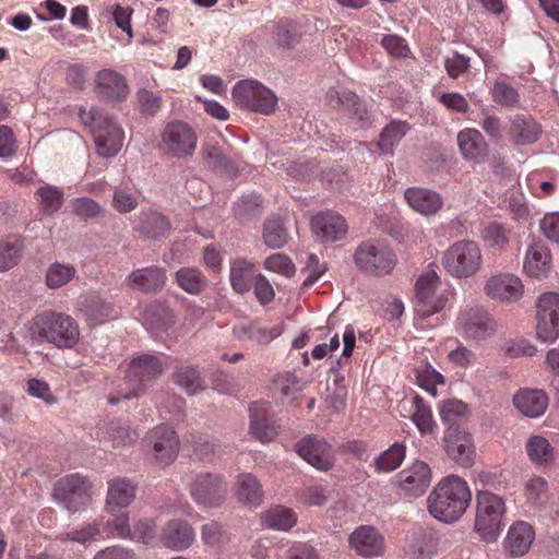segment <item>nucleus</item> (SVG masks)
<instances>
[{"label": "nucleus", "mask_w": 559, "mask_h": 559, "mask_svg": "<svg viewBox=\"0 0 559 559\" xmlns=\"http://www.w3.org/2000/svg\"><path fill=\"white\" fill-rule=\"evenodd\" d=\"M472 501V492L461 477L451 475L440 480L430 492L427 504L429 513L444 523L459 520Z\"/></svg>", "instance_id": "1"}, {"label": "nucleus", "mask_w": 559, "mask_h": 559, "mask_svg": "<svg viewBox=\"0 0 559 559\" xmlns=\"http://www.w3.org/2000/svg\"><path fill=\"white\" fill-rule=\"evenodd\" d=\"M32 338L36 342H47L58 348H73L80 338L78 322L70 316L44 311L37 314L31 328Z\"/></svg>", "instance_id": "2"}, {"label": "nucleus", "mask_w": 559, "mask_h": 559, "mask_svg": "<svg viewBox=\"0 0 559 559\" xmlns=\"http://www.w3.org/2000/svg\"><path fill=\"white\" fill-rule=\"evenodd\" d=\"M79 116L91 128L97 154L103 158L116 156L122 147L124 133L122 128L105 111L98 108H80Z\"/></svg>", "instance_id": "3"}, {"label": "nucleus", "mask_w": 559, "mask_h": 559, "mask_svg": "<svg viewBox=\"0 0 559 559\" xmlns=\"http://www.w3.org/2000/svg\"><path fill=\"white\" fill-rule=\"evenodd\" d=\"M483 254L478 242L463 239L452 243L443 253L442 265L455 278L474 276L481 267Z\"/></svg>", "instance_id": "4"}, {"label": "nucleus", "mask_w": 559, "mask_h": 559, "mask_svg": "<svg viewBox=\"0 0 559 559\" xmlns=\"http://www.w3.org/2000/svg\"><path fill=\"white\" fill-rule=\"evenodd\" d=\"M506 506L502 498L478 491L476 496L475 530L485 542H495L500 535Z\"/></svg>", "instance_id": "5"}, {"label": "nucleus", "mask_w": 559, "mask_h": 559, "mask_svg": "<svg viewBox=\"0 0 559 559\" xmlns=\"http://www.w3.org/2000/svg\"><path fill=\"white\" fill-rule=\"evenodd\" d=\"M163 362L157 356L143 354L135 357L126 370L124 384L128 391L122 397H139L145 392L151 382L163 374Z\"/></svg>", "instance_id": "6"}, {"label": "nucleus", "mask_w": 559, "mask_h": 559, "mask_svg": "<svg viewBox=\"0 0 559 559\" xmlns=\"http://www.w3.org/2000/svg\"><path fill=\"white\" fill-rule=\"evenodd\" d=\"M235 103L243 109L271 115L277 106V97L264 85L253 80L238 82L233 88Z\"/></svg>", "instance_id": "7"}, {"label": "nucleus", "mask_w": 559, "mask_h": 559, "mask_svg": "<svg viewBox=\"0 0 559 559\" xmlns=\"http://www.w3.org/2000/svg\"><path fill=\"white\" fill-rule=\"evenodd\" d=\"M145 451L160 466L175 462L180 449L179 438L169 425H158L151 429L143 439Z\"/></svg>", "instance_id": "8"}, {"label": "nucleus", "mask_w": 559, "mask_h": 559, "mask_svg": "<svg viewBox=\"0 0 559 559\" xmlns=\"http://www.w3.org/2000/svg\"><path fill=\"white\" fill-rule=\"evenodd\" d=\"M354 261L360 271L372 275L389 274L396 262L394 252L380 241L360 243L354 252Z\"/></svg>", "instance_id": "9"}, {"label": "nucleus", "mask_w": 559, "mask_h": 559, "mask_svg": "<svg viewBox=\"0 0 559 559\" xmlns=\"http://www.w3.org/2000/svg\"><path fill=\"white\" fill-rule=\"evenodd\" d=\"M193 501L202 508L221 507L227 495V484L221 474L199 473L189 486Z\"/></svg>", "instance_id": "10"}, {"label": "nucleus", "mask_w": 559, "mask_h": 559, "mask_svg": "<svg viewBox=\"0 0 559 559\" xmlns=\"http://www.w3.org/2000/svg\"><path fill=\"white\" fill-rule=\"evenodd\" d=\"M53 499L70 512H76L91 501V483L80 474L67 475L56 484Z\"/></svg>", "instance_id": "11"}, {"label": "nucleus", "mask_w": 559, "mask_h": 559, "mask_svg": "<svg viewBox=\"0 0 559 559\" xmlns=\"http://www.w3.org/2000/svg\"><path fill=\"white\" fill-rule=\"evenodd\" d=\"M197 145V135L186 122H169L163 133L159 147L174 157H186L193 154Z\"/></svg>", "instance_id": "12"}, {"label": "nucleus", "mask_w": 559, "mask_h": 559, "mask_svg": "<svg viewBox=\"0 0 559 559\" xmlns=\"http://www.w3.org/2000/svg\"><path fill=\"white\" fill-rule=\"evenodd\" d=\"M536 335L543 342L559 337V293L548 292L539 296L537 304Z\"/></svg>", "instance_id": "13"}, {"label": "nucleus", "mask_w": 559, "mask_h": 559, "mask_svg": "<svg viewBox=\"0 0 559 559\" xmlns=\"http://www.w3.org/2000/svg\"><path fill=\"white\" fill-rule=\"evenodd\" d=\"M442 447L450 460L465 468L473 466L475 445L472 435L464 427H448L444 431Z\"/></svg>", "instance_id": "14"}, {"label": "nucleus", "mask_w": 559, "mask_h": 559, "mask_svg": "<svg viewBox=\"0 0 559 559\" xmlns=\"http://www.w3.org/2000/svg\"><path fill=\"white\" fill-rule=\"evenodd\" d=\"M439 277L435 272L420 276L415 285V311L421 318H428L443 309L447 299L437 295Z\"/></svg>", "instance_id": "15"}, {"label": "nucleus", "mask_w": 559, "mask_h": 559, "mask_svg": "<svg viewBox=\"0 0 559 559\" xmlns=\"http://www.w3.org/2000/svg\"><path fill=\"white\" fill-rule=\"evenodd\" d=\"M133 231L144 241H159L171 235L173 224L165 214L146 209L136 215Z\"/></svg>", "instance_id": "16"}, {"label": "nucleus", "mask_w": 559, "mask_h": 559, "mask_svg": "<svg viewBox=\"0 0 559 559\" xmlns=\"http://www.w3.org/2000/svg\"><path fill=\"white\" fill-rule=\"evenodd\" d=\"M459 324L463 336L467 340L484 341L497 331V323L488 311L481 308H471L459 316Z\"/></svg>", "instance_id": "17"}, {"label": "nucleus", "mask_w": 559, "mask_h": 559, "mask_svg": "<svg viewBox=\"0 0 559 559\" xmlns=\"http://www.w3.org/2000/svg\"><path fill=\"white\" fill-rule=\"evenodd\" d=\"M431 480L429 466L421 461H416L396 476V484L405 496L417 498L427 490Z\"/></svg>", "instance_id": "18"}, {"label": "nucleus", "mask_w": 559, "mask_h": 559, "mask_svg": "<svg viewBox=\"0 0 559 559\" xmlns=\"http://www.w3.org/2000/svg\"><path fill=\"white\" fill-rule=\"evenodd\" d=\"M166 270L158 265H150L133 270L126 277V285L135 292L152 294L162 290L166 284Z\"/></svg>", "instance_id": "19"}, {"label": "nucleus", "mask_w": 559, "mask_h": 559, "mask_svg": "<svg viewBox=\"0 0 559 559\" xmlns=\"http://www.w3.org/2000/svg\"><path fill=\"white\" fill-rule=\"evenodd\" d=\"M297 453L313 467L326 472L333 467L331 447L320 439L307 437L296 443Z\"/></svg>", "instance_id": "20"}, {"label": "nucleus", "mask_w": 559, "mask_h": 559, "mask_svg": "<svg viewBox=\"0 0 559 559\" xmlns=\"http://www.w3.org/2000/svg\"><path fill=\"white\" fill-rule=\"evenodd\" d=\"M348 543L357 555L367 558L382 556L384 551L382 535L373 526L369 525L357 527L349 535Z\"/></svg>", "instance_id": "21"}, {"label": "nucleus", "mask_w": 559, "mask_h": 559, "mask_svg": "<svg viewBox=\"0 0 559 559\" xmlns=\"http://www.w3.org/2000/svg\"><path fill=\"white\" fill-rule=\"evenodd\" d=\"M313 233L324 242H335L347 234V224L340 214L326 211L313 216L311 219Z\"/></svg>", "instance_id": "22"}, {"label": "nucleus", "mask_w": 559, "mask_h": 559, "mask_svg": "<svg viewBox=\"0 0 559 559\" xmlns=\"http://www.w3.org/2000/svg\"><path fill=\"white\" fill-rule=\"evenodd\" d=\"M95 92L100 98L121 102L129 95V87L123 75L112 69H104L95 75Z\"/></svg>", "instance_id": "23"}, {"label": "nucleus", "mask_w": 559, "mask_h": 559, "mask_svg": "<svg viewBox=\"0 0 559 559\" xmlns=\"http://www.w3.org/2000/svg\"><path fill=\"white\" fill-rule=\"evenodd\" d=\"M486 294L501 301H516L523 295V285L513 274H497L488 278L485 285Z\"/></svg>", "instance_id": "24"}, {"label": "nucleus", "mask_w": 559, "mask_h": 559, "mask_svg": "<svg viewBox=\"0 0 559 559\" xmlns=\"http://www.w3.org/2000/svg\"><path fill=\"white\" fill-rule=\"evenodd\" d=\"M542 133V126L531 116L515 115L510 119L508 136L516 146L535 143Z\"/></svg>", "instance_id": "25"}, {"label": "nucleus", "mask_w": 559, "mask_h": 559, "mask_svg": "<svg viewBox=\"0 0 559 559\" xmlns=\"http://www.w3.org/2000/svg\"><path fill=\"white\" fill-rule=\"evenodd\" d=\"M79 310L90 325L104 323L117 316L111 302L96 294H90L79 301Z\"/></svg>", "instance_id": "26"}, {"label": "nucleus", "mask_w": 559, "mask_h": 559, "mask_svg": "<svg viewBox=\"0 0 559 559\" xmlns=\"http://www.w3.org/2000/svg\"><path fill=\"white\" fill-rule=\"evenodd\" d=\"M194 530L183 520H171L163 530V544L170 549L183 550L190 547L194 540Z\"/></svg>", "instance_id": "27"}, {"label": "nucleus", "mask_w": 559, "mask_h": 559, "mask_svg": "<svg viewBox=\"0 0 559 559\" xmlns=\"http://www.w3.org/2000/svg\"><path fill=\"white\" fill-rule=\"evenodd\" d=\"M457 144L466 160L480 163L488 154V144L483 134L476 129H464L457 134Z\"/></svg>", "instance_id": "28"}, {"label": "nucleus", "mask_w": 559, "mask_h": 559, "mask_svg": "<svg viewBox=\"0 0 559 559\" xmlns=\"http://www.w3.org/2000/svg\"><path fill=\"white\" fill-rule=\"evenodd\" d=\"M136 485L127 478H116L109 486L105 511L117 512L127 508L135 498Z\"/></svg>", "instance_id": "29"}, {"label": "nucleus", "mask_w": 559, "mask_h": 559, "mask_svg": "<svg viewBox=\"0 0 559 559\" xmlns=\"http://www.w3.org/2000/svg\"><path fill=\"white\" fill-rule=\"evenodd\" d=\"M513 404L524 416L536 418L546 412L548 397L542 390L525 389L514 395Z\"/></svg>", "instance_id": "30"}, {"label": "nucleus", "mask_w": 559, "mask_h": 559, "mask_svg": "<svg viewBox=\"0 0 559 559\" xmlns=\"http://www.w3.org/2000/svg\"><path fill=\"white\" fill-rule=\"evenodd\" d=\"M533 527L525 522H518L509 528L507 538L504 539V549L513 557L525 555L533 540Z\"/></svg>", "instance_id": "31"}, {"label": "nucleus", "mask_w": 559, "mask_h": 559, "mask_svg": "<svg viewBox=\"0 0 559 559\" xmlns=\"http://www.w3.org/2000/svg\"><path fill=\"white\" fill-rule=\"evenodd\" d=\"M404 197L413 210L424 215L436 214L442 206L440 194L429 189L411 187Z\"/></svg>", "instance_id": "32"}, {"label": "nucleus", "mask_w": 559, "mask_h": 559, "mask_svg": "<svg viewBox=\"0 0 559 559\" xmlns=\"http://www.w3.org/2000/svg\"><path fill=\"white\" fill-rule=\"evenodd\" d=\"M288 216L272 214L263 225L262 238L270 249L283 248L288 242Z\"/></svg>", "instance_id": "33"}, {"label": "nucleus", "mask_w": 559, "mask_h": 559, "mask_svg": "<svg viewBox=\"0 0 559 559\" xmlns=\"http://www.w3.org/2000/svg\"><path fill=\"white\" fill-rule=\"evenodd\" d=\"M171 379L189 395L199 394L206 389L205 381L195 366H177L173 371Z\"/></svg>", "instance_id": "34"}, {"label": "nucleus", "mask_w": 559, "mask_h": 559, "mask_svg": "<svg viewBox=\"0 0 559 559\" xmlns=\"http://www.w3.org/2000/svg\"><path fill=\"white\" fill-rule=\"evenodd\" d=\"M550 252L542 243H533L526 252L524 260V270L531 277H542L550 269Z\"/></svg>", "instance_id": "35"}, {"label": "nucleus", "mask_w": 559, "mask_h": 559, "mask_svg": "<svg viewBox=\"0 0 559 559\" xmlns=\"http://www.w3.org/2000/svg\"><path fill=\"white\" fill-rule=\"evenodd\" d=\"M238 500L249 508H257L261 504L264 492L258 478L250 474H241L237 478Z\"/></svg>", "instance_id": "36"}, {"label": "nucleus", "mask_w": 559, "mask_h": 559, "mask_svg": "<svg viewBox=\"0 0 559 559\" xmlns=\"http://www.w3.org/2000/svg\"><path fill=\"white\" fill-rule=\"evenodd\" d=\"M250 432L261 442H269L277 435L276 427L270 424L264 415V409L257 403L251 404L250 408Z\"/></svg>", "instance_id": "37"}, {"label": "nucleus", "mask_w": 559, "mask_h": 559, "mask_svg": "<svg viewBox=\"0 0 559 559\" xmlns=\"http://www.w3.org/2000/svg\"><path fill=\"white\" fill-rule=\"evenodd\" d=\"M297 515L288 508L276 506L262 515V523L267 528L289 531L296 525Z\"/></svg>", "instance_id": "38"}, {"label": "nucleus", "mask_w": 559, "mask_h": 559, "mask_svg": "<svg viewBox=\"0 0 559 559\" xmlns=\"http://www.w3.org/2000/svg\"><path fill=\"white\" fill-rule=\"evenodd\" d=\"M203 158L206 166L227 177H235L238 173V166L236 163L227 157L219 148L211 146L203 150Z\"/></svg>", "instance_id": "39"}, {"label": "nucleus", "mask_w": 559, "mask_h": 559, "mask_svg": "<svg viewBox=\"0 0 559 559\" xmlns=\"http://www.w3.org/2000/svg\"><path fill=\"white\" fill-rule=\"evenodd\" d=\"M273 385L283 402L289 404L297 402L302 392L299 379L292 372L277 373L273 379Z\"/></svg>", "instance_id": "40"}, {"label": "nucleus", "mask_w": 559, "mask_h": 559, "mask_svg": "<svg viewBox=\"0 0 559 559\" xmlns=\"http://www.w3.org/2000/svg\"><path fill=\"white\" fill-rule=\"evenodd\" d=\"M233 211L235 217L241 224L254 221L262 215V199L255 194L243 195L235 202Z\"/></svg>", "instance_id": "41"}, {"label": "nucleus", "mask_w": 559, "mask_h": 559, "mask_svg": "<svg viewBox=\"0 0 559 559\" xmlns=\"http://www.w3.org/2000/svg\"><path fill=\"white\" fill-rule=\"evenodd\" d=\"M480 237L489 249L504 251L510 241V230L501 223L490 222L481 229Z\"/></svg>", "instance_id": "42"}, {"label": "nucleus", "mask_w": 559, "mask_h": 559, "mask_svg": "<svg viewBox=\"0 0 559 559\" xmlns=\"http://www.w3.org/2000/svg\"><path fill=\"white\" fill-rule=\"evenodd\" d=\"M408 130L407 123L402 121H392L380 133V139L377 143L379 150L383 154H393L394 147L405 136Z\"/></svg>", "instance_id": "43"}, {"label": "nucleus", "mask_w": 559, "mask_h": 559, "mask_svg": "<svg viewBox=\"0 0 559 559\" xmlns=\"http://www.w3.org/2000/svg\"><path fill=\"white\" fill-rule=\"evenodd\" d=\"M252 267L242 260H236L230 267V283L238 294L249 292L254 283Z\"/></svg>", "instance_id": "44"}, {"label": "nucleus", "mask_w": 559, "mask_h": 559, "mask_svg": "<svg viewBox=\"0 0 559 559\" xmlns=\"http://www.w3.org/2000/svg\"><path fill=\"white\" fill-rule=\"evenodd\" d=\"M301 37V26L293 20L280 21L275 27V41L280 47L294 48Z\"/></svg>", "instance_id": "45"}, {"label": "nucleus", "mask_w": 559, "mask_h": 559, "mask_svg": "<svg viewBox=\"0 0 559 559\" xmlns=\"http://www.w3.org/2000/svg\"><path fill=\"white\" fill-rule=\"evenodd\" d=\"M108 513L109 518L104 522L103 531L106 532L109 537L120 539L133 538L128 513L121 510Z\"/></svg>", "instance_id": "46"}, {"label": "nucleus", "mask_w": 559, "mask_h": 559, "mask_svg": "<svg viewBox=\"0 0 559 559\" xmlns=\"http://www.w3.org/2000/svg\"><path fill=\"white\" fill-rule=\"evenodd\" d=\"M176 281L180 288L189 294H200L206 286L205 276L194 267H181L176 272Z\"/></svg>", "instance_id": "47"}, {"label": "nucleus", "mask_w": 559, "mask_h": 559, "mask_svg": "<svg viewBox=\"0 0 559 559\" xmlns=\"http://www.w3.org/2000/svg\"><path fill=\"white\" fill-rule=\"evenodd\" d=\"M75 274L74 265L55 262L46 271V285L51 289L60 288L71 282Z\"/></svg>", "instance_id": "48"}, {"label": "nucleus", "mask_w": 559, "mask_h": 559, "mask_svg": "<svg viewBox=\"0 0 559 559\" xmlns=\"http://www.w3.org/2000/svg\"><path fill=\"white\" fill-rule=\"evenodd\" d=\"M468 406L460 400H448L444 401L440 408L441 420L448 425L461 426V421L467 416Z\"/></svg>", "instance_id": "49"}, {"label": "nucleus", "mask_w": 559, "mask_h": 559, "mask_svg": "<svg viewBox=\"0 0 559 559\" xmlns=\"http://www.w3.org/2000/svg\"><path fill=\"white\" fill-rule=\"evenodd\" d=\"M528 457L536 464L543 465L552 460V448L547 439L533 436L526 443Z\"/></svg>", "instance_id": "50"}, {"label": "nucleus", "mask_w": 559, "mask_h": 559, "mask_svg": "<svg viewBox=\"0 0 559 559\" xmlns=\"http://www.w3.org/2000/svg\"><path fill=\"white\" fill-rule=\"evenodd\" d=\"M23 243L19 239L0 241V272L12 269L21 259Z\"/></svg>", "instance_id": "51"}, {"label": "nucleus", "mask_w": 559, "mask_h": 559, "mask_svg": "<svg viewBox=\"0 0 559 559\" xmlns=\"http://www.w3.org/2000/svg\"><path fill=\"white\" fill-rule=\"evenodd\" d=\"M36 194L39 197V204L46 214L57 212L63 203V192L53 186L40 187Z\"/></svg>", "instance_id": "52"}, {"label": "nucleus", "mask_w": 559, "mask_h": 559, "mask_svg": "<svg viewBox=\"0 0 559 559\" xmlns=\"http://www.w3.org/2000/svg\"><path fill=\"white\" fill-rule=\"evenodd\" d=\"M106 432L115 447L132 444L139 438L135 430L130 429V427L120 421L108 423Z\"/></svg>", "instance_id": "53"}, {"label": "nucleus", "mask_w": 559, "mask_h": 559, "mask_svg": "<svg viewBox=\"0 0 559 559\" xmlns=\"http://www.w3.org/2000/svg\"><path fill=\"white\" fill-rule=\"evenodd\" d=\"M238 338L245 337L258 343L266 344L278 336L280 332L276 329L260 328L258 325L250 324L248 326H241L236 330Z\"/></svg>", "instance_id": "54"}, {"label": "nucleus", "mask_w": 559, "mask_h": 559, "mask_svg": "<svg viewBox=\"0 0 559 559\" xmlns=\"http://www.w3.org/2000/svg\"><path fill=\"white\" fill-rule=\"evenodd\" d=\"M405 457V448L395 443L377 459V467L383 472L396 469Z\"/></svg>", "instance_id": "55"}, {"label": "nucleus", "mask_w": 559, "mask_h": 559, "mask_svg": "<svg viewBox=\"0 0 559 559\" xmlns=\"http://www.w3.org/2000/svg\"><path fill=\"white\" fill-rule=\"evenodd\" d=\"M548 484L543 477H533L525 485V497L533 506L542 507L547 500Z\"/></svg>", "instance_id": "56"}, {"label": "nucleus", "mask_w": 559, "mask_h": 559, "mask_svg": "<svg viewBox=\"0 0 559 559\" xmlns=\"http://www.w3.org/2000/svg\"><path fill=\"white\" fill-rule=\"evenodd\" d=\"M413 404L416 408L413 420L417 428L424 433L431 431L433 425L432 415L429 407L425 404L424 399L419 395H415Z\"/></svg>", "instance_id": "57"}, {"label": "nucleus", "mask_w": 559, "mask_h": 559, "mask_svg": "<svg viewBox=\"0 0 559 559\" xmlns=\"http://www.w3.org/2000/svg\"><path fill=\"white\" fill-rule=\"evenodd\" d=\"M492 99L501 106H514L519 103V93L504 82H496L492 90Z\"/></svg>", "instance_id": "58"}, {"label": "nucleus", "mask_w": 559, "mask_h": 559, "mask_svg": "<svg viewBox=\"0 0 559 559\" xmlns=\"http://www.w3.org/2000/svg\"><path fill=\"white\" fill-rule=\"evenodd\" d=\"M73 213L84 219L94 218L102 213V206L93 199L80 197L72 202Z\"/></svg>", "instance_id": "59"}, {"label": "nucleus", "mask_w": 559, "mask_h": 559, "mask_svg": "<svg viewBox=\"0 0 559 559\" xmlns=\"http://www.w3.org/2000/svg\"><path fill=\"white\" fill-rule=\"evenodd\" d=\"M326 267L320 263V259L317 254H308L306 266L302 269V273H306V278L302 283V287H309L317 282L325 272Z\"/></svg>", "instance_id": "60"}, {"label": "nucleus", "mask_w": 559, "mask_h": 559, "mask_svg": "<svg viewBox=\"0 0 559 559\" xmlns=\"http://www.w3.org/2000/svg\"><path fill=\"white\" fill-rule=\"evenodd\" d=\"M112 206L119 213H130L138 206V200L128 190L116 188L112 194Z\"/></svg>", "instance_id": "61"}, {"label": "nucleus", "mask_w": 559, "mask_h": 559, "mask_svg": "<svg viewBox=\"0 0 559 559\" xmlns=\"http://www.w3.org/2000/svg\"><path fill=\"white\" fill-rule=\"evenodd\" d=\"M141 114L154 116L160 108L162 98L147 90H140L136 94Z\"/></svg>", "instance_id": "62"}, {"label": "nucleus", "mask_w": 559, "mask_h": 559, "mask_svg": "<svg viewBox=\"0 0 559 559\" xmlns=\"http://www.w3.org/2000/svg\"><path fill=\"white\" fill-rule=\"evenodd\" d=\"M92 559H138L135 552L128 547L114 545L98 550Z\"/></svg>", "instance_id": "63"}, {"label": "nucleus", "mask_w": 559, "mask_h": 559, "mask_svg": "<svg viewBox=\"0 0 559 559\" xmlns=\"http://www.w3.org/2000/svg\"><path fill=\"white\" fill-rule=\"evenodd\" d=\"M544 236L550 241L559 243V213H548L539 224Z\"/></svg>", "instance_id": "64"}]
</instances>
